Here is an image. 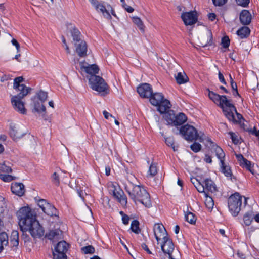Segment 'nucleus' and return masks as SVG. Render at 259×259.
<instances>
[{"label":"nucleus","instance_id":"1","mask_svg":"<svg viewBox=\"0 0 259 259\" xmlns=\"http://www.w3.org/2000/svg\"><path fill=\"white\" fill-rule=\"evenodd\" d=\"M125 189L135 204L140 202L147 208L151 207L150 195L144 187L130 183L125 187Z\"/></svg>","mask_w":259,"mask_h":259},{"label":"nucleus","instance_id":"2","mask_svg":"<svg viewBox=\"0 0 259 259\" xmlns=\"http://www.w3.org/2000/svg\"><path fill=\"white\" fill-rule=\"evenodd\" d=\"M17 215L21 230L36 219V215L34 211L28 206L21 208L17 212Z\"/></svg>","mask_w":259,"mask_h":259},{"label":"nucleus","instance_id":"3","mask_svg":"<svg viewBox=\"0 0 259 259\" xmlns=\"http://www.w3.org/2000/svg\"><path fill=\"white\" fill-rule=\"evenodd\" d=\"M212 145L211 146V151L215 153V155L220 160V167L221 172H223L226 177H229L232 179V173L230 167L226 164L225 161V154L223 149L219 146L213 144L212 142H211Z\"/></svg>","mask_w":259,"mask_h":259},{"label":"nucleus","instance_id":"4","mask_svg":"<svg viewBox=\"0 0 259 259\" xmlns=\"http://www.w3.org/2000/svg\"><path fill=\"white\" fill-rule=\"evenodd\" d=\"M179 133L187 141H192L198 140L200 142H203L204 141V134L200 136L196 129L189 124L181 126Z\"/></svg>","mask_w":259,"mask_h":259},{"label":"nucleus","instance_id":"5","mask_svg":"<svg viewBox=\"0 0 259 259\" xmlns=\"http://www.w3.org/2000/svg\"><path fill=\"white\" fill-rule=\"evenodd\" d=\"M229 211L234 216H237L241 210L242 196L238 193L231 195L228 200Z\"/></svg>","mask_w":259,"mask_h":259},{"label":"nucleus","instance_id":"6","mask_svg":"<svg viewBox=\"0 0 259 259\" xmlns=\"http://www.w3.org/2000/svg\"><path fill=\"white\" fill-rule=\"evenodd\" d=\"M89 82L91 88L93 90L100 93H107L108 86L101 77L97 75H91L89 78Z\"/></svg>","mask_w":259,"mask_h":259},{"label":"nucleus","instance_id":"7","mask_svg":"<svg viewBox=\"0 0 259 259\" xmlns=\"http://www.w3.org/2000/svg\"><path fill=\"white\" fill-rule=\"evenodd\" d=\"M21 230L23 232L28 231L34 238H40L44 235V230L36 219Z\"/></svg>","mask_w":259,"mask_h":259},{"label":"nucleus","instance_id":"8","mask_svg":"<svg viewBox=\"0 0 259 259\" xmlns=\"http://www.w3.org/2000/svg\"><path fill=\"white\" fill-rule=\"evenodd\" d=\"M163 240V242L161 246L163 253L160 254V258L161 259H176L172 255L175 246L171 239L167 237Z\"/></svg>","mask_w":259,"mask_h":259},{"label":"nucleus","instance_id":"9","mask_svg":"<svg viewBox=\"0 0 259 259\" xmlns=\"http://www.w3.org/2000/svg\"><path fill=\"white\" fill-rule=\"evenodd\" d=\"M28 92L19 93L17 95L14 96L11 98V103L14 109L17 112L25 114L26 113V110L24 107V104L21 101L28 94Z\"/></svg>","mask_w":259,"mask_h":259},{"label":"nucleus","instance_id":"10","mask_svg":"<svg viewBox=\"0 0 259 259\" xmlns=\"http://www.w3.org/2000/svg\"><path fill=\"white\" fill-rule=\"evenodd\" d=\"M69 247V245L65 241L59 242L55 246L53 251L54 259H67L66 252Z\"/></svg>","mask_w":259,"mask_h":259},{"label":"nucleus","instance_id":"11","mask_svg":"<svg viewBox=\"0 0 259 259\" xmlns=\"http://www.w3.org/2000/svg\"><path fill=\"white\" fill-rule=\"evenodd\" d=\"M89 1L98 13H102L107 19L110 20L111 19L109 8L108 9L107 7L105 6L104 2H99L98 0H89Z\"/></svg>","mask_w":259,"mask_h":259},{"label":"nucleus","instance_id":"12","mask_svg":"<svg viewBox=\"0 0 259 259\" xmlns=\"http://www.w3.org/2000/svg\"><path fill=\"white\" fill-rule=\"evenodd\" d=\"M181 17L186 25H192L195 24L198 20L197 13L196 11L183 12Z\"/></svg>","mask_w":259,"mask_h":259},{"label":"nucleus","instance_id":"13","mask_svg":"<svg viewBox=\"0 0 259 259\" xmlns=\"http://www.w3.org/2000/svg\"><path fill=\"white\" fill-rule=\"evenodd\" d=\"M153 230L155 238L158 242L161 239L163 240L168 237L166 230L161 224H155Z\"/></svg>","mask_w":259,"mask_h":259},{"label":"nucleus","instance_id":"14","mask_svg":"<svg viewBox=\"0 0 259 259\" xmlns=\"http://www.w3.org/2000/svg\"><path fill=\"white\" fill-rule=\"evenodd\" d=\"M137 90L140 96L143 98H149L153 92L151 85L147 83L140 84Z\"/></svg>","mask_w":259,"mask_h":259},{"label":"nucleus","instance_id":"15","mask_svg":"<svg viewBox=\"0 0 259 259\" xmlns=\"http://www.w3.org/2000/svg\"><path fill=\"white\" fill-rule=\"evenodd\" d=\"M236 157L239 163L240 166L245 168L253 175L254 174L255 171L253 169V164L251 162L245 158L242 154H235Z\"/></svg>","mask_w":259,"mask_h":259},{"label":"nucleus","instance_id":"16","mask_svg":"<svg viewBox=\"0 0 259 259\" xmlns=\"http://www.w3.org/2000/svg\"><path fill=\"white\" fill-rule=\"evenodd\" d=\"M23 78L22 76L17 77L14 79L13 88L17 92L23 93V92H28L29 93L31 89L29 87H27L23 84H21L23 81Z\"/></svg>","mask_w":259,"mask_h":259},{"label":"nucleus","instance_id":"17","mask_svg":"<svg viewBox=\"0 0 259 259\" xmlns=\"http://www.w3.org/2000/svg\"><path fill=\"white\" fill-rule=\"evenodd\" d=\"M11 189L13 193L19 196H23L25 192V186L22 183H12Z\"/></svg>","mask_w":259,"mask_h":259},{"label":"nucleus","instance_id":"18","mask_svg":"<svg viewBox=\"0 0 259 259\" xmlns=\"http://www.w3.org/2000/svg\"><path fill=\"white\" fill-rule=\"evenodd\" d=\"M113 196L122 205L127 204V198L125 195L124 192L120 189H116L114 188L113 191Z\"/></svg>","mask_w":259,"mask_h":259},{"label":"nucleus","instance_id":"19","mask_svg":"<svg viewBox=\"0 0 259 259\" xmlns=\"http://www.w3.org/2000/svg\"><path fill=\"white\" fill-rule=\"evenodd\" d=\"M75 51L80 57L87 56V45L85 41H80L79 43H75Z\"/></svg>","mask_w":259,"mask_h":259},{"label":"nucleus","instance_id":"20","mask_svg":"<svg viewBox=\"0 0 259 259\" xmlns=\"http://www.w3.org/2000/svg\"><path fill=\"white\" fill-rule=\"evenodd\" d=\"M62 232L60 229L50 230L46 234V237L50 240L57 241L61 239Z\"/></svg>","mask_w":259,"mask_h":259},{"label":"nucleus","instance_id":"21","mask_svg":"<svg viewBox=\"0 0 259 259\" xmlns=\"http://www.w3.org/2000/svg\"><path fill=\"white\" fill-rule=\"evenodd\" d=\"M252 19L251 15L249 11L243 10L240 14V20L241 23L244 25L250 24Z\"/></svg>","mask_w":259,"mask_h":259},{"label":"nucleus","instance_id":"22","mask_svg":"<svg viewBox=\"0 0 259 259\" xmlns=\"http://www.w3.org/2000/svg\"><path fill=\"white\" fill-rule=\"evenodd\" d=\"M171 104L169 100L166 99H163L162 101L156 106H157L158 111L161 113L163 114L166 112L171 107Z\"/></svg>","mask_w":259,"mask_h":259},{"label":"nucleus","instance_id":"23","mask_svg":"<svg viewBox=\"0 0 259 259\" xmlns=\"http://www.w3.org/2000/svg\"><path fill=\"white\" fill-rule=\"evenodd\" d=\"M149 100L152 105L154 106H157L162 101V100L164 98L163 95L161 93H155L152 92L151 96L149 97Z\"/></svg>","mask_w":259,"mask_h":259},{"label":"nucleus","instance_id":"24","mask_svg":"<svg viewBox=\"0 0 259 259\" xmlns=\"http://www.w3.org/2000/svg\"><path fill=\"white\" fill-rule=\"evenodd\" d=\"M81 69L91 75H96L99 72V68L96 64L88 65L87 66L81 65Z\"/></svg>","mask_w":259,"mask_h":259},{"label":"nucleus","instance_id":"25","mask_svg":"<svg viewBox=\"0 0 259 259\" xmlns=\"http://www.w3.org/2000/svg\"><path fill=\"white\" fill-rule=\"evenodd\" d=\"M222 99L220 104V107L222 108V109H233L235 112H236V109L235 107L231 103L230 101L228 100L226 96L222 95Z\"/></svg>","mask_w":259,"mask_h":259},{"label":"nucleus","instance_id":"26","mask_svg":"<svg viewBox=\"0 0 259 259\" xmlns=\"http://www.w3.org/2000/svg\"><path fill=\"white\" fill-rule=\"evenodd\" d=\"M174 123L172 125L178 126L182 125L187 120V116L183 113H179L178 114L175 115Z\"/></svg>","mask_w":259,"mask_h":259},{"label":"nucleus","instance_id":"27","mask_svg":"<svg viewBox=\"0 0 259 259\" xmlns=\"http://www.w3.org/2000/svg\"><path fill=\"white\" fill-rule=\"evenodd\" d=\"M204 190H206L211 193H214L217 191V187L214 182L210 179H207L204 180L203 184Z\"/></svg>","mask_w":259,"mask_h":259},{"label":"nucleus","instance_id":"28","mask_svg":"<svg viewBox=\"0 0 259 259\" xmlns=\"http://www.w3.org/2000/svg\"><path fill=\"white\" fill-rule=\"evenodd\" d=\"M175 78L179 84L186 83L189 81V78L184 72L178 73L175 75Z\"/></svg>","mask_w":259,"mask_h":259},{"label":"nucleus","instance_id":"29","mask_svg":"<svg viewBox=\"0 0 259 259\" xmlns=\"http://www.w3.org/2000/svg\"><path fill=\"white\" fill-rule=\"evenodd\" d=\"M42 211L50 216L56 215L57 213V209L55 207L48 202L46 207H44Z\"/></svg>","mask_w":259,"mask_h":259},{"label":"nucleus","instance_id":"30","mask_svg":"<svg viewBox=\"0 0 259 259\" xmlns=\"http://www.w3.org/2000/svg\"><path fill=\"white\" fill-rule=\"evenodd\" d=\"M164 118L169 125H172L174 123V120L175 117V112L174 110H169L166 112H165Z\"/></svg>","mask_w":259,"mask_h":259},{"label":"nucleus","instance_id":"31","mask_svg":"<svg viewBox=\"0 0 259 259\" xmlns=\"http://www.w3.org/2000/svg\"><path fill=\"white\" fill-rule=\"evenodd\" d=\"M8 236L6 233L2 232L0 233V253L4 249V246L8 244Z\"/></svg>","mask_w":259,"mask_h":259},{"label":"nucleus","instance_id":"32","mask_svg":"<svg viewBox=\"0 0 259 259\" xmlns=\"http://www.w3.org/2000/svg\"><path fill=\"white\" fill-rule=\"evenodd\" d=\"M250 30L248 27L243 26L237 31V35L241 38L247 37L250 34Z\"/></svg>","mask_w":259,"mask_h":259},{"label":"nucleus","instance_id":"33","mask_svg":"<svg viewBox=\"0 0 259 259\" xmlns=\"http://www.w3.org/2000/svg\"><path fill=\"white\" fill-rule=\"evenodd\" d=\"M209 93H208V96L209 98L215 104H221L222 99L223 98L222 96H221L219 94H217L215 93H214L212 91H210L208 90Z\"/></svg>","mask_w":259,"mask_h":259},{"label":"nucleus","instance_id":"34","mask_svg":"<svg viewBox=\"0 0 259 259\" xmlns=\"http://www.w3.org/2000/svg\"><path fill=\"white\" fill-rule=\"evenodd\" d=\"M34 110L35 112L39 113L46 112V107L42 104L43 102L41 101H35L34 100Z\"/></svg>","mask_w":259,"mask_h":259},{"label":"nucleus","instance_id":"35","mask_svg":"<svg viewBox=\"0 0 259 259\" xmlns=\"http://www.w3.org/2000/svg\"><path fill=\"white\" fill-rule=\"evenodd\" d=\"M10 243L15 247H17L19 245V233L16 230L12 232L10 237Z\"/></svg>","mask_w":259,"mask_h":259},{"label":"nucleus","instance_id":"36","mask_svg":"<svg viewBox=\"0 0 259 259\" xmlns=\"http://www.w3.org/2000/svg\"><path fill=\"white\" fill-rule=\"evenodd\" d=\"M71 35L73 37V39L74 41H75V43H79L80 42V41H84L83 40H81L80 32L76 28H74L71 30Z\"/></svg>","mask_w":259,"mask_h":259},{"label":"nucleus","instance_id":"37","mask_svg":"<svg viewBox=\"0 0 259 259\" xmlns=\"http://www.w3.org/2000/svg\"><path fill=\"white\" fill-rule=\"evenodd\" d=\"M191 181L199 192L203 193L206 192V191H204V185L202 184L197 179L194 178H192Z\"/></svg>","mask_w":259,"mask_h":259},{"label":"nucleus","instance_id":"38","mask_svg":"<svg viewBox=\"0 0 259 259\" xmlns=\"http://www.w3.org/2000/svg\"><path fill=\"white\" fill-rule=\"evenodd\" d=\"M205 196V204L206 206L209 209H212L213 208L214 206V201L212 199V198L211 196H209L208 195V193L204 192V193Z\"/></svg>","mask_w":259,"mask_h":259},{"label":"nucleus","instance_id":"39","mask_svg":"<svg viewBox=\"0 0 259 259\" xmlns=\"http://www.w3.org/2000/svg\"><path fill=\"white\" fill-rule=\"evenodd\" d=\"M10 135L14 139L16 140L21 137L22 135L18 133L16 127L14 126H11L10 130Z\"/></svg>","mask_w":259,"mask_h":259},{"label":"nucleus","instance_id":"40","mask_svg":"<svg viewBox=\"0 0 259 259\" xmlns=\"http://www.w3.org/2000/svg\"><path fill=\"white\" fill-rule=\"evenodd\" d=\"M233 109H223V111L225 116L228 119L229 121H232L233 122L236 121L235 119V116L233 113Z\"/></svg>","mask_w":259,"mask_h":259},{"label":"nucleus","instance_id":"41","mask_svg":"<svg viewBox=\"0 0 259 259\" xmlns=\"http://www.w3.org/2000/svg\"><path fill=\"white\" fill-rule=\"evenodd\" d=\"M132 19L133 22L138 26L139 29L142 32H144L145 26L141 19L138 17H133Z\"/></svg>","mask_w":259,"mask_h":259},{"label":"nucleus","instance_id":"42","mask_svg":"<svg viewBox=\"0 0 259 259\" xmlns=\"http://www.w3.org/2000/svg\"><path fill=\"white\" fill-rule=\"evenodd\" d=\"M185 220L191 224H194L196 221V218L194 213L188 212L185 215Z\"/></svg>","mask_w":259,"mask_h":259},{"label":"nucleus","instance_id":"43","mask_svg":"<svg viewBox=\"0 0 259 259\" xmlns=\"http://www.w3.org/2000/svg\"><path fill=\"white\" fill-rule=\"evenodd\" d=\"M254 218L252 212H247L245 214L243 217V220L246 226H249L251 224L253 219Z\"/></svg>","mask_w":259,"mask_h":259},{"label":"nucleus","instance_id":"44","mask_svg":"<svg viewBox=\"0 0 259 259\" xmlns=\"http://www.w3.org/2000/svg\"><path fill=\"white\" fill-rule=\"evenodd\" d=\"M139 226V221L136 220H134L131 223V229L133 232L138 234L140 231Z\"/></svg>","mask_w":259,"mask_h":259},{"label":"nucleus","instance_id":"45","mask_svg":"<svg viewBox=\"0 0 259 259\" xmlns=\"http://www.w3.org/2000/svg\"><path fill=\"white\" fill-rule=\"evenodd\" d=\"M157 173V168L155 163H151L148 170V176L153 177Z\"/></svg>","mask_w":259,"mask_h":259},{"label":"nucleus","instance_id":"46","mask_svg":"<svg viewBox=\"0 0 259 259\" xmlns=\"http://www.w3.org/2000/svg\"><path fill=\"white\" fill-rule=\"evenodd\" d=\"M165 143L168 146H171L174 151H177L178 150V146H175L174 139L172 137H168L165 138Z\"/></svg>","mask_w":259,"mask_h":259},{"label":"nucleus","instance_id":"47","mask_svg":"<svg viewBox=\"0 0 259 259\" xmlns=\"http://www.w3.org/2000/svg\"><path fill=\"white\" fill-rule=\"evenodd\" d=\"M37 96H38V99L41 101V102H44L47 99L48 93L46 92L40 91L37 93Z\"/></svg>","mask_w":259,"mask_h":259},{"label":"nucleus","instance_id":"48","mask_svg":"<svg viewBox=\"0 0 259 259\" xmlns=\"http://www.w3.org/2000/svg\"><path fill=\"white\" fill-rule=\"evenodd\" d=\"M81 250L85 254H93L95 252V248L92 245H88L81 248Z\"/></svg>","mask_w":259,"mask_h":259},{"label":"nucleus","instance_id":"49","mask_svg":"<svg viewBox=\"0 0 259 259\" xmlns=\"http://www.w3.org/2000/svg\"><path fill=\"white\" fill-rule=\"evenodd\" d=\"M59 174L57 172H55L52 175V181L56 186H58L60 184L59 181Z\"/></svg>","mask_w":259,"mask_h":259},{"label":"nucleus","instance_id":"50","mask_svg":"<svg viewBox=\"0 0 259 259\" xmlns=\"http://www.w3.org/2000/svg\"><path fill=\"white\" fill-rule=\"evenodd\" d=\"M230 40L228 36H225L222 37L221 40V45L224 48H228L230 45Z\"/></svg>","mask_w":259,"mask_h":259},{"label":"nucleus","instance_id":"51","mask_svg":"<svg viewBox=\"0 0 259 259\" xmlns=\"http://www.w3.org/2000/svg\"><path fill=\"white\" fill-rule=\"evenodd\" d=\"M191 149L194 152H199L201 149V145L198 143L195 142L190 146Z\"/></svg>","mask_w":259,"mask_h":259},{"label":"nucleus","instance_id":"52","mask_svg":"<svg viewBox=\"0 0 259 259\" xmlns=\"http://www.w3.org/2000/svg\"><path fill=\"white\" fill-rule=\"evenodd\" d=\"M35 200L37 201L38 205L40 208H41L42 210H43L44 207H46V205L48 203L45 199H37L36 198Z\"/></svg>","mask_w":259,"mask_h":259},{"label":"nucleus","instance_id":"53","mask_svg":"<svg viewBox=\"0 0 259 259\" xmlns=\"http://www.w3.org/2000/svg\"><path fill=\"white\" fill-rule=\"evenodd\" d=\"M0 178L4 182H10L13 180V177L10 175H0Z\"/></svg>","mask_w":259,"mask_h":259},{"label":"nucleus","instance_id":"54","mask_svg":"<svg viewBox=\"0 0 259 259\" xmlns=\"http://www.w3.org/2000/svg\"><path fill=\"white\" fill-rule=\"evenodd\" d=\"M229 134L230 135L233 143L235 144H237L239 143V140L237 135L232 132H229Z\"/></svg>","mask_w":259,"mask_h":259},{"label":"nucleus","instance_id":"55","mask_svg":"<svg viewBox=\"0 0 259 259\" xmlns=\"http://www.w3.org/2000/svg\"><path fill=\"white\" fill-rule=\"evenodd\" d=\"M213 2V4L215 6H221L224 5H225L227 2V0H212Z\"/></svg>","mask_w":259,"mask_h":259},{"label":"nucleus","instance_id":"56","mask_svg":"<svg viewBox=\"0 0 259 259\" xmlns=\"http://www.w3.org/2000/svg\"><path fill=\"white\" fill-rule=\"evenodd\" d=\"M237 4L238 5L243 6V7H246L248 6L249 0H236Z\"/></svg>","mask_w":259,"mask_h":259},{"label":"nucleus","instance_id":"57","mask_svg":"<svg viewBox=\"0 0 259 259\" xmlns=\"http://www.w3.org/2000/svg\"><path fill=\"white\" fill-rule=\"evenodd\" d=\"M218 77L220 81L223 83L224 84H227V82L224 78V77L223 76V74L220 72H219L218 73Z\"/></svg>","mask_w":259,"mask_h":259},{"label":"nucleus","instance_id":"58","mask_svg":"<svg viewBox=\"0 0 259 259\" xmlns=\"http://www.w3.org/2000/svg\"><path fill=\"white\" fill-rule=\"evenodd\" d=\"M122 222L125 225H127L129 223L130 218L126 214H124L122 218Z\"/></svg>","mask_w":259,"mask_h":259},{"label":"nucleus","instance_id":"59","mask_svg":"<svg viewBox=\"0 0 259 259\" xmlns=\"http://www.w3.org/2000/svg\"><path fill=\"white\" fill-rule=\"evenodd\" d=\"M141 247L144 250H145L147 252L148 254H152L151 251L149 250L148 246L145 243H142L141 245Z\"/></svg>","mask_w":259,"mask_h":259},{"label":"nucleus","instance_id":"60","mask_svg":"<svg viewBox=\"0 0 259 259\" xmlns=\"http://www.w3.org/2000/svg\"><path fill=\"white\" fill-rule=\"evenodd\" d=\"M208 19L211 21H214L216 18V15L214 13H210L207 15Z\"/></svg>","mask_w":259,"mask_h":259},{"label":"nucleus","instance_id":"61","mask_svg":"<svg viewBox=\"0 0 259 259\" xmlns=\"http://www.w3.org/2000/svg\"><path fill=\"white\" fill-rule=\"evenodd\" d=\"M123 7L126 10V11L128 13H132L134 11V9L130 6H128L126 4H125V5H123Z\"/></svg>","mask_w":259,"mask_h":259},{"label":"nucleus","instance_id":"62","mask_svg":"<svg viewBox=\"0 0 259 259\" xmlns=\"http://www.w3.org/2000/svg\"><path fill=\"white\" fill-rule=\"evenodd\" d=\"M204 160L207 163H211L212 162L211 157L208 154H205Z\"/></svg>","mask_w":259,"mask_h":259},{"label":"nucleus","instance_id":"63","mask_svg":"<svg viewBox=\"0 0 259 259\" xmlns=\"http://www.w3.org/2000/svg\"><path fill=\"white\" fill-rule=\"evenodd\" d=\"M103 115L104 116V117L106 119H109V117H112L113 118H114V117L112 115V114H111L110 113H109V112H108L107 111H106L105 110L103 111Z\"/></svg>","mask_w":259,"mask_h":259},{"label":"nucleus","instance_id":"64","mask_svg":"<svg viewBox=\"0 0 259 259\" xmlns=\"http://www.w3.org/2000/svg\"><path fill=\"white\" fill-rule=\"evenodd\" d=\"M2 168L3 169V171L7 172H11L12 171L10 167L6 166L5 165H2Z\"/></svg>","mask_w":259,"mask_h":259}]
</instances>
